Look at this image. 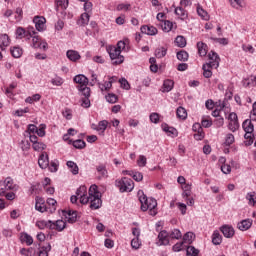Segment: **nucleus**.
Returning <instances> with one entry per match:
<instances>
[{"label": "nucleus", "instance_id": "nucleus-1", "mask_svg": "<svg viewBox=\"0 0 256 256\" xmlns=\"http://www.w3.org/2000/svg\"><path fill=\"white\" fill-rule=\"evenodd\" d=\"M139 201L141 203L142 211H149V215L155 217L157 215V200L154 198H147L143 190L138 191Z\"/></svg>", "mask_w": 256, "mask_h": 256}, {"label": "nucleus", "instance_id": "nucleus-2", "mask_svg": "<svg viewBox=\"0 0 256 256\" xmlns=\"http://www.w3.org/2000/svg\"><path fill=\"white\" fill-rule=\"evenodd\" d=\"M88 203H90V209L96 210L100 209L101 205H103V201L101 200V192L97 185H91L88 190Z\"/></svg>", "mask_w": 256, "mask_h": 256}, {"label": "nucleus", "instance_id": "nucleus-3", "mask_svg": "<svg viewBox=\"0 0 256 256\" xmlns=\"http://www.w3.org/2000/svg\"><path fill=\"white\" fill-rule=\"evenodd\" d=\"M116 187H118L120 193H131L135 189V183L131 178L123 177L116 180Z\"/></svg>", "mask_w": 256, "mask_h": 256}, {"label": "nucleus", "instance_id": "nucleus-4", "mask_svg": "<svg viewBox=\"0 0 256 256\" xmlns=\"http://www.w3.org/2000/svg\"><path fill=\"white\" fill-rule=\"evenodd\" d=\"M242 128L245 131L244 139H248L249 143H253L255 141L256 134L253 133L255 131V126L253 125V122L251 120L246 119L242 123Z\"/></svg>", "mask_w": 256, "mask_h": 256}, {"label": "nucleus", "instance_id": "nucleus-5", "mask_svg": "<svg viewBox=\"0 0 256 256\" xmlns=\"http://www.w3.org/2000/svg\"><path fill=\"white\" fill-rule=\"evenodd\" d=\"M110 58L112 60V65H121L125 61V57L121 55V50L116 47H112L109 51Z\"/></svg>", "mask_w": 256, "mask_h": 256}, {"label": "nucleus", "instance_id": "nucleus-6", "mask_svg": "<svg viewBox=\"0 0 256 256\" xmlns=\"http://www.w3.org/2000/svg\"><path fill=\"white\" fill-rule=\"evenodd\" d=\"M228 129L232 133H235L238 131L240 125H239V117L237 116V113L231 112L228 116Z\"/></svg>", "mask_w": 256, "mask_h": 256}, {"label": "nucleus", "instance_id": "nucleus-7", "mask_svg": "<svg viewBox=\"0 0 256 256\" xmlns=\"http://www.w3.org/2000/svg\"><path fill=\"white\" fill-rule=\"evenodd\" d=\"M76 195L80 199L81 205H87V203H89V192H87V186H80L76 190Z\"/></svg>", "mask_w": 256, "mask_h": 256}, {"label": "nucleus", "instance_id": "nucleus-8", "mask_svg": "<svg viewBox=\"0 0 256 256\" xmlns=\"http://www.w3.org/2000/svg\"><path fill=\"white\" fill-rule=\"evenodd\" d=\"M220 62H221V58L219 57V54H217L215 51H210L208 54V62L205 63V65H209V67L218 69Z\"/></svg>", "mask_w": 256, "mask_h": 256}, {"label": "nucleus", "instance_id": "nucleus-9", "mask_svg": "<svg viewBox=\"0 0 256 256\" xmlns=\"http://www.w3.org/2000/svg\"><path fill=\"white\" fill-rule=\"evenodd\" d=\"M96 179L101 181V179H107L109 177V171H107V165L100 163L96 165V172H95Z\"/></svg>", "mask_w": 256, "mask_h": 256}, {"label": "nucleus", "instance_id": "nucleus-10", "mask_svg": "<svg viewBox=\"0 0 256 256\" xmlns=\"http://www.w3.org/2000/svg\"><path fill=\"white\" fill-rule=\"evenodd\" d=\"M35 34L36 32L34 30L26 31L23 27H18L16 29V39H31Z\"/></svg>", "mask_w": 256, "mask_h": 256}, {"label": "nucleus", "instance_id": "nucleus-11", "mask_svg": "<svg viewBox=\"0 0 256 256\" xmlns=\"http://www.w3.org/2000/svg\"><path fill=\"white\" fill-rule=\"evenodd\" d=\"M32 47L34 49H43V51H47L48 44L41 39L39 36L32 35Z\"/></svg>", "mask_w": 256, "mask_h": 256}, {"label": "nucleus", "instance_id": "nucleus-12", "mask_svg": "<svg viewBox=\"0 0 256 256\" xmlns=\"http://www.w3.org/2000/svg\"><path fill=\"white\" fill-rule=\"evenodd\" d=\"M0 189H4L5 191H19V186L15 184V181H13V178L7 177L3 181V188H0Z\"/></svg>", "mask_w": 256, "mask_h": 256}, {"label": "nucleus", "instance_id": "nucleus-13", "mask_svg": "<svg viewBox=\"0 0 256 256\" xmlns=\"http://www.w3.org/2000/svg\"><path fill=\"white\" fill-rule=\"evenodd\" d=\"M192 130L195 132L194 139H196V141H202V139L205 138V132H203V127L201 126V124H193Z\"/></svg>", "mask_w": 256, "mask_h": 256}, {"label": "nucleus", "instance_id": "nucleus-14", "mask_svg": "<svg viewBox=\"0 0 256 256\" xmlns=\"http://www.w3.org/2000/svg\"><path fill=\"white\" fill-rule=\"evenodd\" d=\"M48 225H49L50 229L61 232L65 229L67 224L63 220H57V221L49 220Z\"/></svg>", "mask_w": 256, "mask_h": 256}, {"label": "nucleus", "instance_id": "nucleus-15", "mask_svg": "<svg viewBox=\"0 0 256 256\" xmlns=\"http://www.w3.org/2000/svg\"><path fill=\"white\" fill-rule=\"evenodd\" d=\"M220 231L224 235V237H226V239H231L235 235V229L233 228V226L230 225H223L220 228Z\"/></svg>", "mask_w": 256, "mask_h": 256}, {"label": "nucleus", "instance_id": "nucleus-16", "mask_svg": "<svg viewBox=\"0 0 256 256\" xmlns=\"http://www.w3.org/2000/svg\"><path fill=\"white\" fill-rule=\"evenodd\" d=\"M73 81L74 83H77V89H81L82 87H85L89 84V79L82 74L75 76Z\"/></svg>", "mask_w": 256, "mask_h": 256}, {"label": "nucleus", "instance_id": "nucleus-17", "mask_svg": "<svg viewBox=\"0 0 256 256\" xmlns=\"http://www.w3.org/2000/svg\"><path fill=\"white\" fill-rule=\"evenodd\" d=\"M37 31H45V23L47 20L43 16H36L33 19Z\"/></svg>", "mask_w": 256, "mask_h": 256}, {"label": "nucleus", "instance_id": "nucleus-18", "mask_svg": "<svg viewBox=\"0 0 256 256\" xmlns=\"http://www.w3.org/2000/svg\"><path fill=\"white\" fill-rule=\"evenodd\" d=\"M69 7V0H56V11L63 15L65 9Z\"/></svg>", "mask_w": 256, "mask_h": 256}, {"label": "nucleus", "instance_id": "nucleus-19", "mask_svg": "<svg viewBox=\"0 0 256 256\" xmlns=\"http://www.w3.org/2000/svg\"><path fill=\"white\" fill-rule=\"evenodd\" d=\"M141 33H143L144 35H157L158 30L155 28V26H149V25H143L140 28Z\"/></svg>", "mask_w": 256, "mask_h": 256}, {"label": "nucleus", "instance_id": "nucleus-20", "mask_svg": "<svg viewBox=\"0 0 256 256\" xmlns=\"http://www.w3.org/2000/svg\"><path fill=\"white\" fill-rule=\"evenodd\" d=\"M38 165L41 169H47V167H49V156L42 153L38 159Z\"/></svg>", "mask_w": 256, "mask_h": 256}, {"label": "nucleus", "instance_id": "nucleus-21", "mask_svg": "<svg viewBox=\"0 0 256 256\" xmlns=\"http://www.w3.org/2000/svg\"><path fill=\"white\" fill-rule=\"evenodd\" d=\"M66 57L69 59V61H72L73 63H77L79 59H81V54L75 50H68L66 52Z\"/></svg>", "mask_w": 256, "mask_h": 256}, {"label": "nucleus", "instance_id": "nucleus-22", "mask_svg": "<svg viewBox=\"0 0 256 256\" xmlns=\"http://www.w3.org/2000/svg\"><path fill=\"white\" fill-rule=\"evenodd\" d=\"M117 78L110 77L109 81L104 82V84L98 83L100 91H109L113 87V81H116Z\"/></svg>", "mask_w": 256, "mask_h": 256}, {"label": "nucleus", "instance_id": "nucleus-23", "mask_svg": "<svg viewBox=\"0 0 256 256\" xmlns=\"http://www.w3.org/2000/svg\"><path fill=\"white\" fill-rule=\"evenodd\" d=\"M35 209L40 213H45V211H48L45 200H43L42 198L36 199Z\"/></svg>", "mask_w": 256, "mask_h": 256}, {"label": "nucleus", "instance_id": "nucleus-24", "mask_svg": "<svg viewBox=\"0 0 256 256\" xmlns=\"http://www.w3.org/2000/svg\"><path fill=\"white\" fill-rule=\"evenodd\" d=\"M251 225H253V220L246 219L238 223L237 227L240 231H247L248 229H251Z\"/></svg>", "mask_w": 256, "mask_h": 256}, {"label": "nucleus", "instance_id": "nucleus-25", "mask_svg": "<svg viewBox=\"0 0 256 256\" xmlns=\"http://www.w3.org/2000/svg\"><path fill=\"white\" fill-rule=\"evenodd\" d=\"M175 14L181 19L182 21H185L189 17V14L187 13V10L183 8V6H179L175 8Z\"/></svg>", "mask_w": 256, "mask_h": 256}, {"label": "nucleus", "instance_id": "nucleus-26", "mask_svg": "<svg viewBox=\"0 0 256 256\" xmlns=\"http://www.w3.org/2000/svg\"><path fill=\"white\" fill-rule=\"evenodd\" d=\"M20 241L29 247L33 243V237L26 232H22L20 233Z\"/></svg>", "mask_w": 256, "mask_h": 256}, {"label": "nucleus", "instance_id": "nucleus-27", "mask_svg": "<svg viewBox=\"0 0 256 256\" xmlns=\"http://www.w3.org/2000/svg\"><path fill=\"white\" fill-rule=\"evenodd\" d=\"M169 233L165 230L161 231L158 234V239L161 243V245H169Z\"/></svg>", "mask_w": 256, "mask_h": 256}, {"label": "nucleus", "instance_id": "nucleus-28", "mask_svg": "<svg viewBox=\"0 0 256 256\" xmlns=\"http://www.w3.org/2000/svg\"><path fill=\"white\" fill-rule=\"evenodd\" d=\"M197 49H198V54L200 57H205L207 56V52L209 51V48L207 47V44L203 42H198L197 43Z\"/></svg>", "mask_w": 256, "mask_h": 256}, {"label": "nucleus", "instance_id": "nucleus-29", "mask_svg": "<svg viewBox=\"0 0 256 256\" xmlns=\"http://www.w3.org/2000/svg\"><path fill=\"white\" fill-rule=\"evenodd\" d=\"M46 203L48 205V213H55V211H57V200L53 198H48Z\"/></svg>", "mask_w": 256, "mask_h": 256}, {"label": "nucleus", "instance_id": "nucleus-30", "mask_svg": "<svg viewBox=\"0 0 256 256\" xmlns=\"http://www.w3.org/2000/svg\"><path fill=\"white\" fill-rule=\"evenodd\" d=\"M11 44V39H9V35L7 34H0V49L4 47H9Z\"/></svg>", "mask_w": 256, "mask_h": 256}, {"label": "nucleus", "instance_id": "nucleus-31", "mask_svg": "<svg viewBox=\"0 0 256 256\" xmlns=\"http://www.w3.org/2000/svg\"><path fill=\"white\" fill-rule=\"evenodd\" d=\"M0 197H5L7 201L15 200L16 194L15 191L7 192L5 189H0Z\"/></svg>", "mask_w": 256, "mask_h": 256}, {"label": "nucleus", "instance_id": "nucleus-32", "mask_svg": "<svg viewBox=\"0 0 256 256\" xmlns=\"http://www.w3.org/2000/svg\"><path fill=\"white\" fill-rule=\"evenodd\" d=\"M203 69V76L206 79H211V77H213V72L211 71V69H214L212 66H209V64H204L202 66Z\"/></svg>", "mask_w": 256, "mask_h": 256}, {"label": "nucleus", "instance_id": "nucleus-33", "mask_svg": "<svg viewBox=\"0 0 256 256\" xmlns=\"http://www.w3.org/2000/svg\"><path fill=\"white\" fill-rule=\"evenodd\" d=\"M235 143V135L227 133L224 138V147H231Z\"/></svg>", "mask_w": 256, "mask_h": 256}, {"label": "nucleus", "instance_id": "nucleus-34", "mask_svg": "<svg viewBox=\"0 0 256 256\" xmlns=\"http://www.w3.org/2000/svg\"><path fill=\"white\" fill-rule=\"evenodd\" d=\"M246 200L248 201V205H250V207H255V205H256V193L255 192H248L246 194Z\"/></svg>", "mask_w": 256, "mask_h": 256}, {"label": "nucleus", "instance_id": "nucleus-35", "mask_svg": "<svg viewBox=\"0 0 256 256\" xmlns=\"http://www.w3.org/2000/svg\"><path fill=\"white\" fill-rule=\"evenodd\" d=\"M10 53L12 57H14L15 59H19V57L23 55V49H21V47L19 46H14L10 49Z\"/></svg>", "mask_w": 256, "mask_h": 256}, {"label": "nucleus", "instance_id": "nucleus-36", "mask_svg": "<svg viewBox=\"0 0 256 256\" xmlns=\"http://www.w3.org/2000/svg\"><path fill=\"white\" fill-rule=\"evenodd\" d=\"M223 241V237L221 236V234L219 233V231H214L212 234V243L214 245H221Z\"/></svg>", "mask_w": 256, "mask_h": 256}, {"label": "nucleus", "instance_id": "nucleus-37", "mask_svg": "<svg viewBox=\"0 0 256 256\" xmlns=\"http://www.w3.org/2000/svg\"><path fill=\"white\" fill-rule=\"evenodd\" d=\"M68 169H70L71 173L73 175H78L79 174V166H77V163L73 162V161H68L66 163Z\"/></svg>", "mask_w": 256, "mask_h": 256}, {"label": "nucleus", "instance_id": "nucleus-38", "mask_svg": "<svg viewBox=\"0 0 256 256\" xmlns=\"http://www.w3.org/2000/svg\"><path fill=\"white\" fill-rule=\"evenodd\" d=\"M182 190V197H184V199H189V197H191V184H183Z\"/></svg>", "mask_w": 256, "mask_h": 256}, {"label": "nucleus", "instance_id": "nucleus-39", "mask_svg": "<svg viewBox=\"0 0 256 256\" xmlns=\"http://www.w3.org/2000/svg\"><path fill=\"white\" fill-rule=\"evenodd\" d=\"M66 219H67L68 223H76L77 211H75V210L68 211V213L66 215Z\"/></svg>", "mask_w": 256, "mask_h": 256}, {"label": "nucleus", "instance_id": "nucleus-40", "mask_svg": "<svg viewBox=\"0 0 256 256\" xmlns=\"http://www.w3.org/2000/svg\"><path fill=\"white\" fill-rule=\"evenodd\" d=\"M176 115L178 119H182V121H185L187 119V110L184 107H178L176 110Z\"/></svg>", "mask_w": 256, "mask_h": 256}, {"label": "nucleus", "instance_id": "nucleus-41", "mask_svg": "<svg viewBox=\"0 0 256 256\" xmlns=\"http://www.w3.org/2000/svg\"><path fill=\"white\" fill-rule=\"evenodd\" d=\"M162 129L163 131H165V133H168V135H172V137H177V129L167 124L162 125Z\"/></svg>", "mask_w": 256, "mask_h": 256}, {"label": "nucleus", "instance_id": "nucleus-42", "mask_svg": "<svg viewBox=\"0 0 256 256\" xmlns=\"http://www.w3.org/2000/svg\"><path fill=\"white\" fill-rule=\"evenodd\" d=\"M49 251H51V244H46L40 247L38 256H49Z\"/></svg>", "mask_w": 256, "mask_h": 256}, {"label": "nucleus", "instance_id": "nucleus-43", "mask_svg": "<svg viewBox=\"0 0 256 256\" xmlns=\"http://www.w3.org/2000/svg\"><path fill=\"white\" fill-rule=\"evenodd\" d=\"M165 55H167L166 47H159L155 50V57H157V59H163Z\"/></svg>", "mask_w": 256, "mask_h": 256}, {"label": "nucleus", "instance_id": "nucleus-44", "mask_svg": "<svg viewBox=\"0 0 256 256\" xmlns=\"http://www.w3.org/2000/svg\"><path fill=\"white\" fill-rule=\"evenodd\" d=\"M162 30L165 33H169V31L173 30V22L169 21V20H165L162 24H161Z\"/></svg>", "mask_w": 256, "mask_h": 256}, {"label": "nucleus", "instance_id": "nucleus-45", "mask_svg": "<svg viewBox=\"0 0 256 256\" xmlns=\"http://www.w3.org/2000/svg\"><path fill=\"white\" fill-rule=\"evenodd\" d=\"M168 235L170 239H181V237H183L180 229H173L168 233Z\"/></svg>", "mask_w": 256, "mask_h": 256}, {"label": "nucleus", "instance_id": "nucleus-46", "mask_svg": "<svg viewBox=\"0 0 256 256\" xmlns=\"http://www.w3.org/2000/svg\"><path fill=\"white\" fill-rule=\"evenodd\" d=\"M89 14L87 12L81 14L80 20L78 21V25H88L89 24Z\"/></svg>", "mask_w": 256, "mask_h": 256}, {"label": "nucleus", "instance_id": "nucleus-47", "mask_svg": "<svg viewBox=\"0 0 256 256\" xmlns=\"http://www.w3.org/2000/svg\"><path fill=\"white\" fill-rule=\"evenodd\" d=\"M107 125H109V122H107V120H102L98 123V127L95 129L100 133H105V130L107 129Z\"/></svg>", "mask_w": 256, "mask_h": 256}, {"label": "nucleus", "instance_id": "nucleus-48", "mask_svg": "<svg viewBox=\"0 0 256 256\" xmlns=\"http://www.w3.org/2000/svg\"><path fill=\"white\" fill-rule=\"evenodd\" d=\"M187 256H199V249L195 248L194 246H188L186 250Z\"/></svg>", "mask_w": 256, "mask_h": 256}, {"label": "nucleus", "instance_id": "nucleus-49", "mask_svg": "<svg viewBox=\"0 0 256 256\" xmlns=\"http://www.w3.org/2000/svg\"><path fill=\"white\" fill-rule=\"evenodd\" d=\"M175 85V82L173 80H165L163 83L164 91L166 93H169L173 89V86Z\"/></svg>", "mask_w": 256, "mask_h": 256}, {"label": "nucleus", "instance_id": "nucleus-50", "mask_svg": "<svg viewBox=\"0 0 256 256\" xmlns=\"http://www.w3.org/2000/svg\"><path fill=\"white\" fill-rule=\"evenodd\" d=\"M175 43H176L177 47L183 48L187 45V40L183 36H177L175 39Z\"/></svg>", "mask_w": 256, "mask_h": 256}, {"label": "nucleus", "instance_id": "nucleus-51", "mask_svg": "<svg viewBox=\"0 0 256 256\" xmlns=\"http://www.w3.org/2000/svg\"><path fill=\"white\" fill-rule=\"evenodd\" d=\"M41 100V95L40 94H34L33 96H29L25 99V103H30L33 104L37 101Z\"/></svg>", "mask_w": 256, "mask_h": 256}, {"label": "nucleus", "instance_id": "nucleus-52", "mask_svg": "<svg viewBox=\"0 0 256 256\" xmlns=\"http://www.w3.org/2000/svg\"><path fill=\"white\" fill-rule=\"evenodd\" d=\"M72 145L73 147H75V149H85L87 144L85 143V141L78 139L73 141Z\"/></svg>", "mask_w": 256, "mask_h": 256}, {"label": "nucleus", "instance_id": "nucleus-53", "mask_svg": "<svg viewBox=\"0 0 256 256\" xmlns=\"http://www.w3.org/2000/svg\"><path fill=\"white\" fill-rule=\"evenodd\" d=\"M177 59L179 61H187V59H189V53L185 50H181L177 53Z\"/></svg>", "mask_w": 256, "mask_h": 256}, {"label": "nucleus", "instance_id": "nucleus-54", "mask_svg": "<svg viewBox=\"0 0 256 256\" xmlns=\"http://www.w3.org/2000/svg\"><path fill=\"white\" fill-rule=\"evenodd\" d=\"M193 237H195V234H193V232H187L186 234H184L182 242L191 244L193 243Z\"/></svg>", "mask_w": 256, "mask_h": 256}, {"label": "nucleus", "instance_id": "nucleus-55", "mask_svg": "<svg viewBox=\"0 0 256 256\" xmlns=\"http://www.w3.org/2000/svg\"><path fill=\"white\" fill-rule=\"evenodd\" d=\"M78 90L81 91L84 98H90L91 97V88L86 86H82V88H78Z\"/></svg>", "mask_w": 256, "mask_h": 256}, {"label": "nucleus", "instance_id": "nucleus-56", "mask_svg": "<svg viewBox=\"0 0 256 256\" xmlns=\"http://www.w3.org/2000/svg\"><path fill=\"white\" fill-rule=\"evenodd\" d=\"M234 9H243V0H229Z\"/></svg>", "mask_w": 256, "mask_h": 256}, {"label": "nucleus", "instance_id": "nucleus-57", "mask_svg": "<svg viewBox=\"0 0 256 256\" xmlns=\"http://www.w3.org/2000/svg\"><path fill=\"white\" fill-rule=\"evenodd\" d=\"M197 13H198L199 17L204 19V21H207L209 19V14L207 13V11L203 10V8H201L199 6L197 7Z\"/></svg>", "mask_w": 256, "mask_h": 256}, {"label": "nucleus", "instance_id": "nucleus-58", "mask_svg": "<svg viewBox=\"0 0 256 256\" xmlns=\"http://www.w3.org/2000/svg\"><path fill=\"white\" fill-rule=\"evenodd\" d=\"M46 147L47 146L43 142H36L32 144V149H34V151H44Z\"/></svg>", "mask_w": 256, "mask_h": 256}, {"label": "nucleus", "instance_id": "nucleus-59", "mask_svg": "<svg viewBox=\"0 0 256 256\" xmlns=\"http://www.w3.org/2000/svg\"><path fill=\"white\" fill-rule=\"evenodd\" d=\"M149 119L151 123H155V125H157L161 119V115H159V113L153 112L150 114Z\"/></svg>", "mask_w": 256, "mask_h": 256}, {"label": "nucleus", "instance_id": "nucleus-60", "mask_svg": "<svg viewBox=\"0 0 256 256\" xmlns=\"http://www.w3.org/2000/svg\"><path fill=\"white\" fill-rule=\"evenodd\" d=\"M65 81L63 80V78L56 76L55 78H52L51 83L52 85L56 86V87H61V85H63Z\"/></svg>", "mask_w": 256, "mask_h": 256}, {"label": "nucleus", "instance_id": "nucleus-61", "mask_svg": "<svg viewBox=\"0 0 256 256\" xmlns=\"http://www.w3.org/2000/svg\"><path fill=\"white\" fill-rule=\"evenodd\" d=\"M211 125H213V121H211V119L207 118V117H203L202 121H201V126L205 127L206 129L211 127Z\"/></svg>", "mask_w": 256, "mask_h": 256}, {"label": "nucleus", "instance_id": "nucleus-62", "mask_svg": "<svg viewBox=\"0 0 256 256\" xmlns=\"http://www.w3.org/2000/svg\"><path fill=\"white\" fill-rule=\"evenodd\" d=\"M15 21L16 22H19L23 19V9L21 8H16V11H15Z\"/></svg>", "mask_w": 256, "mask_h": 256}, {"label": "nucleus", "instance_id": "nucleus-63", "mask_svg": "<svg viewBox=\"0 0 256 256\" xmlns=\"http://www.w3.org/2000/svg\"><path fill=\"white\" fill-rule=\"evenodd\" d=\"M106 101H108V103H117L118 97L113 93H109L106 95Z\"/></svg>", "mask_w": 256, "mask_h": 256}, {"label": "nucleus", "instance_id": "nucleus-64", "mask_svg": "<svg viewBox=\"0 0 256 256\" xmlns=\"http://www.w3.org/2000/svg\"><path fill=\"white\" fill-rule=\"evenodd\" d=\"M20 254L24 256H33V248H22Z\"/></svg>", "mask_w": 256, "mask_h": 256}]
</instances>
